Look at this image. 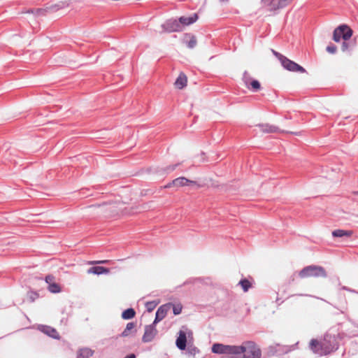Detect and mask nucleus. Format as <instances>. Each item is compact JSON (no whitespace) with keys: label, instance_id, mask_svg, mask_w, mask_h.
Returning a JSON list of instances; mask_svg holds the SVG:
<instances>
[{"label":"nucleus","instance_id":"30","mask_svg":"<svg viewBox=\"0 0 358 358\" xmlns=\"http://www.w3.org/2000/svg\"><path fill=\"white\" fill-rule=\"evenodd\" d=\"M187 351L189 354L193 355H194L199 352L198 348L193 345L188 346Z\"/></svg>","mask_w":358,"mask_h":358},{"label":"nucleus","instance_id":"17","mask_svg":"<svg viewBox=\"0 0 358 358\" xmlns=\"http://www.w3.org/2000/svg\"><path fill=\"white\" fill-rule=\"evenodd\" d=\"M109 272L108 268L103 267V266H92L87 271L88 273H93L96 275H101L103 273H108Z\"/></svg>","mask_w":358,"mask_h":358},{"label":"nucleus","instance_id":"42","mask_svg":"<svg viewBox=\"0 0 358 358\" xmlns=\"http://www.w3.org/2000/svg\"><path fill=\"white\" fill-rule=\"evenodd\" d=\"M81 194H83V196H87V194H85V192H82Z\"/></svg>","mask_w":358,"mask_h":358},{"label":"nucleus","instance_id":"22","mask_svg":"<svg viewBox=\"0 0 358 358\" xmlns=\"http://www.w3.org/2000/svg\"><path fill=\"white\" fill-rule=\"evenodd\" d=\"M136 315L135 310L130 308L124 310L122 313V317L124 320H130L133 318Z\"/></svg>","mask_w":358,"mask_h":358},{"label":"nucleus","instance_id":"8","mask_svg":"<svg viewBox=\"0 0 358 358\" xmlns=\"http://www.w3.org/2000/svg\"><path fill=\"white\" fill-rule=\"evenodd\" d=\"M282 66L287 71H293V72H300V73H305L306 69L300 66L299 64H296V62L289 59L285 57V58L282 59Z\"/></svg>","mask_w":358,"mask_h":358},{"label":"nucleus","instance_id":"24","mask_svg":"<svg viewBox=\"0 0 358 358\" xmlns=\"http://www.w3.org/2000/svg\"><path fill=\"white\" fill-rule=\"evenodd\" d=\"M48 289L52 293H59L61 291L59 285L55 282L50 283L48 285Z\"/></svg>","mask_w":358,"mask_h":358},{"label":"nucleus","instance_id":"25","mask_svg":"<svg viewBox=\"0 0 358 358\" xmlns=\"http://www.w3.org/2000/svg\"><path fill=\"white\" fill-rule=\"evenodd\" d=\"M159 302L156 301H148L145 303V308L148 312H152L156 306L158 305Z\"/></svg>","mask_w":358,"mask_h":358},{"label":"nucleus","instance_id":"7","mask_svg":"<svg viewBox=\"0 0 358 358\" xmlns=\"http://www.w3.org/2000/svg\"><path fill=\"white\" fill-rule=\"evenodd\" d=\"M291 0H262V3L265 6H269L271 10L282 9L287 6Z\"/></svg>","mask_w":358,"mask_h":358},{"label":"nucleus","instance_id":"28","mask_svg":"<svg viewBox=\"0 0 358 358\" xmlns=\"http://www.w3.org/2000/svg\"><path fill=\"white\" fill-rule=\"evenodd\" d=\"M252 80V78L250 77V74L248 73V71H245L243 75V81L245 84V85L250 89L249 84Z\"/></svg>","mask_w":358,"mask_h":358},{"label":"nucleus","instance_id":"37","mask_svg":"<svg viewBox=\"0 0 358 358\" xmlns=\"http://www.w3.org/2000/svg\"><path fill=\"white\" fill-rule=\"evenodd\" d=\"M64 6V3L60 6L59 4H55L51 7L49 8V9L53 10V11H55V10H59L60 8H63Z\"/></svg>","mask_w":358,"mask_h":358},{"label":"nucleus","instance_id":"38","mask_svg":"<svg viewBox=\"0 0 358 358\" xmlns=\"http://www.w3.org/2000/svg\"><path fill=\"white\" fill-rule=\"evenodd\" d=\"M341 289H342L343 290H346V291H348V292H352V293H355V292H356V291H355V290H354V289H350V288H349V287H346V286H342V287H341Z\"/></svg>","mask_w":358,"mask_h":358},{"label":"nucleus","instance_id":"21","mask_svg":"<svg viewBox=\"0 0 358 358\" xmlns=\"http://www.w3.org/2000/svg\"><path fill=\"white\" fill-rule=\"evenodd\" d=\"M94 352L89 348H83L78 350L77 358H90L93 355Z\"/></svg>","mask_w":358,"mask_h":358},{"label":"nucleus","instance_id":"11","mask_svg":"<svg viewBox=\"0 0 358 358\" xmlns=\"http://www.w3.org/2000/svg\"><path fill=\"white\" fill-rule=\"evenodd\" d=\"M196 182L193 180H188L185 177H179V178H177L176 179H174L173 180H172V182H169V184H167L165 187L166 188H169V187H171L173 186L174 187H182V186H185V185H194Z\"/></svg>","mask_w":358,"mask_h":358},{"label":"nucleus","instance_id":"39","mask_svg":"<svg viewBox=\"0 0 358 358\" xmlns=\"http://www.w3.org/2000/svg\"><path fill=\"white\" fill-rule=\"evenodd\" d=\"M177 166H178V164H175V165L169 166V167L166 168V171H173V170L176 169Z\"/></svg>","mask_w":358,"mask_h":358},{"label":"nucleus","instance_id":"3","mask_svg":"<svg viewBox=\"0 0 358 358\" xmlns=\"http://www.w3.org/2000/svg\"><path fill=\"white\" fill-rule=\"evenodd\" d=\"M338 348V342L334 335L325 334L322 342L321 350L324 355L336 351Z\"/></svg>","mask_w":358,"mask_h":358},{"label":"nucleus","instance_id":"4","mask_svg":"<svg viewBox=\"0 0 358 358\" xmlns=\"http://www.w3.org/2000/svg\"><path fill=\"white\" fill-rule=\"evenodd\" d=\"M352 30L348 25L342 24L334 31L333 39L337 43L341 39L348 41L352 36Z\"/></svg>","mask_w":358,"mask_h":358},{"label":"nucleus","instance_id":"13","mask_svg":"<svg viewBox=\"0 0 358 358\" xmlns=\"http://www.w3.org/2000/svg\"><path fill=\"white\" fill-rule=\"evenodd\" d=\"M38 329L51 338L55 339H58L59 338V335L57 330L50 326L41 325L39 326Z\"/></svg>","mask_w":358,"mask_h":358},{"label":"nucleus","instance_id":"35","mask_svg":"<svg viewBox=\"0 0 358 358\" xmlns=\"http://www.w3.org/2000/svg\"><path fill=\"white\" fill-rule=\"evenodd\" d=\"M45 282L49 285L55 282V277L52 275H48L45 278Z\"/></svg>","mask_w":358,"mask_h":358},{"label":"nucleus","instance_id":"14","mask_svg":"<svg viewBox=\"0 0 358 358\" xmlns=\"http://www.w3.org/2000/svg\"><path fill=\"white\" fill-rule=\"evenodd\" d=\"M198 15L196 13H194L193 15L189 17L182 16L179 17L178 22L182 24V29L184 26H188L194 23L198 20Z\"/></svg>","mask_w":358,"mask_h":358},{"label":"nucleus","instance_id":"41","mask_svg":"<svg viewBox=\"0 0 358 358\" xmlns=\"http://www.w3.org/2000/svg\"><path fill=\"white\" fill-rule=\"evenodd\" d=\"M108 262V260H103V261L97 262L96 263L97 264H106Z\"/></svg>","mask_w":358,"mask_h":358},{"label":"nucleus","instance_id":"10","mask_svg":"<svg viewBox=\"0 0 358 358\" xmlns=\"http://www.w3.org/2000/svg\"><path fill=\"white\" fill-rule=\"evenodd\" d=\"M172 303H166L161 306L157 310L155 318L154 320L155 324H157L162 320L167 315L168 312L171 309Z\"/></svg>","mask_w":358,"mask_h":358},{"label":"nucleus","instance_id":"33","mask_svg":"<svg viewBox=\"0 0 358 358\" xmlns=\"http://www.w3.org/2000/svg\"><path fill=\"white\" fill-rule=\"evenodd\" d=\"M350 45L348 41H343L341 45V50L343 52H345L350 49Z\"/></svg>","mask_w":358,"mask_h":358},{"label":"nucleus","instance_id":"31","mask_svg":"<svg viewBox=\"0 0 358 358\" xmlns=\"http://www.w3.org/2000/svg\"><path fill=\"white\" fill-rule=\"evenodd\" d=\"M28 297L31 302H34L38 297V294L35 292H30L28 294Z\"/></svg>","mask_w":358,"mask_h":358},{"label":"nucleus","instance_id":"12","mask_svg":"<svg viewBox=\"0 0 358 358\" xmlns=\"http://www.w3.org/2000/svg\"><path fill=\"white\" fill-rule=\"evenodd\" d=\"M177 348L180 350H184L187 347V334L182 330L178 332V336L176 341Z\"/></svg>","mask_w":358,"mask_h":358},{"label":"nucleus","instance_id":"32","mask_svg":"<svg viewBox=\"0 0 358 358\" xmlns=\"http://www.w3.org/2000/svg\"><path fill=\"white\" fill-rule=\"evenodd\" d=\"M327 51L329 52V53H331V54H335L336 52V46L331 44V45H329L326 48Z\"/></svg>","mask_w":358,"mask_h":358},{"label":"nucleus","instance_id":"9","mask_svg":"<svg viewBox=\"0 0 358 358\" xmlns=\"http://www.w3.org/2000/svg\"><path fill=\"white\" fill-rule=\"evenodd\" d=\"M156 324L153 322L151 324L147 325L145 327V332L142 337V341L144 343L151 342L157 334Z\"/></svg>","mask_w":358,"mask_h":358},{"label":"nucleus","instance_id":"5","mask_svg":"<svg viewBox=\"0 0 358 358\" xmlns=\"http://www.w3.org/2000/svg\"><path fill=\"white\" fill-rule=\"evenodd\" d=\"M295 348V345H282L280 344H275L274 345H271L268 348V354L270 355H276L280 356L282 355H285Z\"/></svg>","mask_w":358,"mask_h":358},{"label":"nucleus","instance_id":"40","mask_svg":"<svg viewBox=\"0 0 358 358\" xmlns=\"http://www.w3.org/2000/svg\"><path fill=\"white\" fill-rule=\"evenodd\" d=\"M124 358H136V355L134 354H130L126 356Z\"/></svg>","mask_w":358,"mask_h":358},{"label":"nucleus","instance_id":"36","mask_svg":"<svg viewBox=\"0 0 358 358\" xmlns=\"http://www.w3.org/2000/svg\"><path fill=\"white\" fill-rule=\"evenodd\" d=\"M272 52L280 60V63H282V59L285 58V56H283L280 53L275 51L274 50H272Z\"/></svg>","mask_w":358,"mask_h":358},{"label":"nucleus","instance_id":"29","mask_svg":"<svg viewBox=\"0 0 358 358\" xmlns=\"http://www.w3.org/2000/svg\"><path fill=\"white\" fill-rule=\"evenodd\" d=\"M45 12H46V10L43 9V8H37L36 10H29L27 11V13H31L34 14L35 15H44Z\"/></svg>","mask_w":358,"mask_h":358},{"label":"nucleus","instance_id":"34","mask_svg":"<svg viewBox=\"0 0 358 358\" xmlns=\"http://www.w3.org/2000/svg\"><path fill=\"white\" fill-rule=\"evenodd\" d=\"M171 308H173V314L176 315H179L182 311V307L179 306H176L173 304H172Z\"/></svg>","mask_w":358,"mask_h":358},{"label":"nucleus","instance_id":"16","mask_svg":"<svg viewBox=\"0 0 358 358\" xmlns=\"http://www.w3.org/2000/svg\"><path fill=\"white\" fill-rule=\"evenodd\" d=\"M187 76L181 73L175 82V85L178 89H182L187 85Z\"/></svg>","mask_w":358,"mask_h":358},{"label":"nucleus","instance_id":"43","mask_svg":"<svg viewBox=\"0 0 358 358\" xmlns=\"http://www.w3.org/2000/svg\"><path fill=\"white\" fill-rule=\"evenodd\" d=\"M122 213L127 214L128 213L127 212H122Z\"/></svg>","mask_w":358,"mask_h":358},{"label":"nucleus","instance_id":"27","mask_svg":"<svg viewBox=\"0 0 358 358\" xmlns=\"http://www.w3.org/2000/svg\"><path fill=\"white\" fill-rule=\"evenodd\" d=\"M249 87H250L249 90H252L254 92H257L260 89L261 85L258 80H252L250 82V83L249 84Z\"/></svg>","mask_w":358,"mask_h":358},{"label":"nucleus","instance_id":"15","mask_svg":"<svg viewBox=\"0 0 358 358\" xmlns=\"http://www.w3.org/2000/svg\"><path fill=\"white\" fill-rule=\"evenodd\" d=\"M322 342H318L316 339H312L310 342V349L315 354H318L320 355H324L322 353V350H321Z\"/></svg>","mask_w":358,"mask_h":358},{"label":"nucleus","instance_id":"23","mask_svg":"<svg viewBox=\"0 0 358 358\" xmlns=\"http://www.w3.org/2000/svg\"><path fill=\"white\" fill-rule=\"evenodd\" d=\"M238 285L241 286L243 290L245 292H248L250 287H251V283L248 280L245 278L241 280L240 282H238Z\"/></svg>","mask_w":358,"mask_h":358},{"label":"nucleus","instance_id":"6","mask_svg":"<svg viewBox=\"0 0 358 358\" xmlns=\"http://www.w3.org/2000/svg\"><path fill=\"white\" fill-rule=\"evenodd\" d=\"M164 32H178L182 31V24L176 19H169L162 24Z\"/></svg>","mask_w":358,"mask_h":358},{"label":"nucleus","instance_id":"19","mask_svg":"<svg viewBox=\"0 0 358 358\" xmlns=\"http://www.w3.org/2000/svg\"><path fill=\"white\" fill-rule=\"evenodd\" d=\"M259 127L264 133H275L279 131L277 127L268 124H259Z\"/></svg>","mask_w":358,"mask_h":358},{"label":"nucleus","instance_id":"18","mask_svg":"<svg viewBox=\"0 0 358 358\" xmlns=\"http://www.w3.org/2000/svg\"><path fill=\"white\" fill-rule=\"evenodd\" d=\"M352 235V231L336 229L332 231V236L334 237L342 238L344 236L350 237Z\"/></svg>","mask_w":358,"mask_h":358},{"label":"nucleus","instance_id":"1","mask_svg":"<svg viewBox=\"0 0 358 358\" xmlns=\"http://www.w3.org/2000/svg\"><path fill=\"white\" fill-rule=\"evenodd\" d=\"M215 354L243 355L242 358H261L262 352L253 341L243 342L241 345H224L214 343L211 348Z\"/></svg>","mask_w":358,"mask_h":358},{"label":"nucleus","instance_id":"2","mask_svg":"<svg viewBox=\"0 0 358 358\" xmlns=\"http://www.w3.org/2000/svg\"><path fill=\"white\" fill-rule=\"evenodd\" d=\"M299 275L301 278L308 277H324L327 276L324 268L320 266L310 265L304 267L300 271Z\"/></svg>","mask_w":358,"mask_h":358},{"label":"nucleus","instance_id":"20","mask_svg":"<svg viewBox=\"0 0 358 358\" xmlns=\"http://www.w3.org/2000/svg\"><path fill=\"white\" fill-rule=\"evenodd\" d=\"M185 43L189 48H194L196 45L197 43L195 36L187 34L185 35Z\"/></svg>","mask_w":358,"mask_h":358},{"label":"nucleus","instance_id":"44","mask_svg":"<svg viewBox=\"0 0 358 358\" xmlns=\"http://www.w3.org/2000/svg\"><path fill=\"white\" fill-rule=\"evenodd\" d=\"M188 334H192V331H189L188 332Z\"/></svg>","mask_w":358,"mask_h":358},{"label":"nucleus","instance_id":"26","mask_svg":"<svg viewBox=\"0 0 358 358\" xmlns=\"http://www.w3.org/2000/svg\"><path fill=\"white\" fill-rule=\"evenodd\" d=\"M134 327H135V324H134V322H129V323H127V324L126 326V328L122 332L121 336L122 337H126V336H129V331L131 330L132 329H134Z\"/></svg>","mask_w":358,"mask_h":358}]
</instances>
